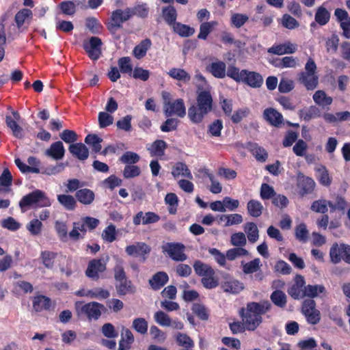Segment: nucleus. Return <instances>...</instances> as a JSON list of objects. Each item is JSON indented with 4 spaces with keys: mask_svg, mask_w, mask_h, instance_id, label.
<instances>
[{
    "mask_svg": "<svg viewBox=\"0 0 350 350\" xmlns=\"http://www.w3.org/2000/svg\"><path fill=\"white\" fill-rule=\"evenodd\" d=\"M193 312L200 319L206 321L208 319V312L207 308L202 304H194L192 306Z\"/></svg>",
    "mask_w": 350,
    "mask_h": 350,
    "instance_id": "obj_53",
    "label": "nucleus"
},
{
    "mask_svg": "<svg viewBox=\"0 0 350 350\" xmlns=\"http://www.w3.org/2000/svg\"><path fill=\"white\" fill-rule=\"evenodd\" d=\"M193 268L196 274L202 277L215 275V271L211 267L200 260H196L194 262Z\"/></svg>",
    "mask_w": 350,
    "mask_h": 350,
    "instance_id": "obj_38",
    "label": "nucleus"
},
{
    "mask_svg": "<svg viewBox=\"0 0 350 350\" xmlns=\"http://www.w3.org/2000/svg\"><path fill=\"white\" fill-rule=\"evenodd\" d=\"M116 265L113 267L114 279L116 280H122L126 277L124 269V260L119 257L115 256Z\"/></svg>",
    "mask_w": 350,
    "mask_h": 350,
    "instance_id": "obj_41",
    "label": "nucleus"
},
{
    "mask_svg": "<svg viewBox=\"0 0 350 350\" xmlns=\"http://www.w3.org/2000/svg\"><path fill=\"white\" fill-rule=\"evenodd\" d=\"M161 14L163 20L170 26H172L176 22L178 14L174 5H169L163 7L161 10Z\"/></svg>",
    "mask_w": 350,
    "mask_h": 350,
    "instance_id": "obj_29",
    "label": "nucleus"
},
{
    "mask_svg": "<svg viewBox=\"0 0 350 350\" xmlns=\"http://www.w3.org/2000/svg\"><path fill=\"white\" fill-rule=\"evenodd\" d=\"M221 286L224 292L232 294L239 293L244 288V285L242 282L230 277L225 278L224 281L221 282Z\"/></svg>",
    "mask_w": 350,
    "mask_h": 350,
    "instance_id": "obj_16",
    "label": "nucleus"
},
{
    "mask_svg": "<svg viewBox=\"0 0 350 350\" xmlns=\"http://www.w3.org/2000/svg\"><path fill=\"white\" fill-rule=\"evenodd\" d=\"M247 210L250 216L258 217L262 215L264 207L259 201L250 200L247 204Z\"/></svg>",
    "mask_w": 350,
    "mask_h": 350,
    "instance_id": "obj_32",
    "label": "nucleus"
},
{
    "mask_svg": "<svg viewBox=\"0 0 350 350\" xmlns=\"http://www.w3.org/2000/svg\"><path fill=\"white\" fill-rule=\"evenodd\" d=\"M316 304L312 299H306L302 306V311L307 321L312 325L317 324L320 321V312L315 308Z\"/></svg>",
    "mask_w": 350,
    "mask_h": 350,
    "instance_id": "obj_10",
    "label": "nucleus"
},
{
    "mask_svg": "<svg viewBox=\"0 0 350 350\" xmlns=\"http://www.w3.org/2000/svg\"><path fill=\"white\" fill-rule=\"evenodd\" d=\"M44 154L56 161L62 159L65 154L63 143L57 141L51 144L50 147L44 151Z\"/></svg>",
    "mask_w": 350,
    "mask_h": 350,
    "instance_id": "obj_17",
    "label": "nucleus"
},
{
    "mask_svg": "<svg viewBox=\"0 0 350 350\" xmlns=\"http://www.w3.org/2000/svg\"><path fill=\"white\" fill-rule=\"evenodd\" d=\"M68 165V163H58L55 165L50 166L44 169L42 174L53 176L61 173Z\"/></svg>",
    "mask_w": 350,
    "mask_h": 350,
    "instance_id": "obj_60",
    "label": "nucleus"
},
{
    "mask_svg": "<svg viewBox=\"0 0 350 350\" xmlns=\"http://www.w3.org/2000/svg\"><path fill=\"white\" fill-rule=\"evenodd\" d=\"M245 74V70L239 71V69L234 66H229L227 72H226V75H227L228 77L232 78L237 82L242 81Z\"/></svg>",
    "mask_w": 350,
    "mask_h": 350,
    "instance_id": "obj_52",
    "label": "nucleus"
},
{
    "mask_svg": "<svg viewBox=\"0 0 350 350\" xmlns=\"http://www.w3.org/2000/svg\"><path fill=\"white\" fill-rule=\"evenodd\" d=\"M217 25V22H205L202 23L200 27V33L198 36L199 39L206 40L208 35L211 32L213 27Z\"/></svg>",
    "mask_w": 350,
    "mask_h": 350,
    "instance_id": "obj_46",
    "label": "nucleus"
},
{
    "mask_svg": "<svg viewBox=\"0 0 350 350\" xmlns=\"http://www.w3.org/2000/svg\"><path fill=\"white\" fill-rule=\"evenodd\" d=\"M18 29L16 25L14 24H11L9 25L7 29L1 33V42L5 43L8 40V42H10L14 39V36L18 33Z\"/></svg>",
    "mask_w": 350,
    "mask_h": 350,
    "instance_id": "obj_55",
    "label": "nucleus"
},
{
    "mask_svg": "<svg viewBox=\"0 0 350 350\" xmlns=\"http://www.w3.org/2000/svg\"><path fill=\"white\" fill-rule=\"evenodd\" d=\"M313 100L314 103L322 107L329 106L332 103V98L328 96L323 90H317L313 94Z\"/></svg>",
    "mask_w": 350,
    "mask_h": 350,
    "instance_id": "obj_33",
    "label": "nucleus"
},
{
    "mask_svg": "<svg viewBox=\"0 0 350 350\" xmlns=\"http://www.w3.org/2000/svg\"><path fill=\"white\" fill-rule=\"evenodd\" d=\"M299 115L301 118L309 121L311 119L320 117L321 111L317 106H310L306 109L299 110Z\"/></svg>",
    "mask_w": 350,
    "mask_h": 350,
    "instance_id": "obj_36",
    "label": "nucleus"
},
{
    "mask_svg": "<svg viewBox=\"0 0 350 350\" xmlns=\"http://www.w3.org/2000/svg\"><path fill=\"white\" fill-rule=\"evenodd\" d=\"M55 256L56 254L54 252L49 251H44L41 253L42 263L48 269H51L53 267Z\"/></svg>",
    "mask_w": 350,
    "mask_h": 350,
    "instance_id": "obj_63",
    "label": "nucleus"
},
{
    "mask_svg": "<svg viewBox=\"0 0 350 350\" xmlns=\"http://www.w3.org/2000/svg\"><path fill=\"white\" fill-rule=\"evenodd\" d=\"M208 113V111L196 103H192L187 110L188 118L194 124L201 123Z\"/></svg>",
    "mask_w": 350,
    "mask_h": 350,
    "instance_id": "obj_14",
    "label": "nucleus"
},
{
    "mask_svg": "<svg viewBox=\"0 0 350 350\" xmlns=\"http://www.w3.org/2000/svg\"><path fill=\"white\" fill-rule=\"evenodd\" d=\"M167 73L172 78L185 83L189 82L191 79L189 74L181 68H172Z\"/></svg>",
    "mask_w": 350,
    "mask_h": 350,
    "instance_id": "obj_42",
    "label": "nucleus"
},
{
    "mask_svg": "<svg viewBox=\"0 0 350 350\" xmlns=\"http://www.w3.org/2000/svg\"><path fill=\"white\" fill-rule=\"evenodd\" d=\"M271 300L277 306L284 308L286 304V295L280 290L273 291L271 295Z\"/></svg>",
    "mask_w": 350,
    "mask_h": 350,
    "instance_id": "obj_45",
    "label": "nucleus"
},
{
    "mask_svg": "<svg viewBox=\"0 0 350 350\" xmlns=\"http://www.w3.org/2000/svg\"><path fill=\"white\" fill-rule=\"evenodd\" d=\"M242 82L245 83L252 88H257L262 85L263 79L259 73L245 70V74L243 76Z\"/></svg>",
    "mask_w": 350,
    "mask_h": 350,
    "instance_id": "obj_23",
    "label": "nucleus"
},
{
    "mask_svg": "<svg viewBox=\"0 0 350 350\" xmlns=\"http://www.w3.org/2000/svg\"><path fill=\"white\" fill-rule=\"evenodd\" d=\"M264 118L271 125L280 127L284 122L282 115L273 108H268L264 111Z\"/></svg>",
    "mask_w": 350,
    "mask_h": 350,
    "instance_id": "obj_20",
    "label": "nucleus"
},
{
    "mask_svg": "<svg viewBox=\"0 0 350 350\" xmlns=\"http://www.w3.org/2000/svg\"><path fill=\"white\" fill-rule=\"evenodd\" d=\"M18 120H20V119L12 118H11V115L5 114V124L11 131L13 136L17 139H23L25 136V133L23 129L18 124Z\"/></svg>",
    "mask_w": 350,
    "mask_h": 350,
    "instance_id": "obj_18",
    "label": "nucleus"
},
{
    "mask_svg": "<svg viewBox=\"0 0 350 350\" xmlns=\"http://www.w3.org/2000/svg\"><path fill=\"white\" fill-rule=\"evenodd\" d=\"M102 45V40L95 36L91 37L89 40H85L83 43L84 50L88 53V57L92 60H97L101 55Z\"/></svg>",
    "mask_w": 350,
    "mask_h": 350,
    "instance_id": "obj_6",
    "label": "nucleus"
},
{
    "mask_svg": "<svg viewBox=\"0 0 350 350\" xmlns=\"http://www.w3.org/2000/svg\"><path fill=\"white\" fill-rule=\"evenodd\" d=\"M297 81L308 90H314L319 84V77L314 73L301 72L298 75Z\"/></svg>",
    "mask_w": 350,
    "mask_h": 350,
    "instance_id": "obj_15",
    "label": "nucleus"
},
{
    "mask_svg": "<svg viewBox=\"0 0 350 350\" xmlns=\"http://www.w3.org/2000/svg\"><path fill=\"white\" fill-rule=\"evenodd\" d=\"M139 156L133 152H126L120 158V161L125 164L132 165L137 163L139 161Z\"/></svg>",
    "mask_w": 350,
    "mask_h": 350,
    "instance_id": "obj_58",
    "label": "nucleus"
},
{
    "mask_svg": "<svg viewBox=\"0 0 350 350\" xmlns=\"http://www.w3.org/2000/svg\"><path fill=\"white\" fill-rule=\"evenodd\" d=\"M310 209L315 213L325 214L327 211V201L325 199L315 200L312 203Z\"/></svg>",
    "mask_w": 350,
    "mask_h": 350,
    "instance_id": "obj_56",
    "label": "nucleus"
},
{
    "mask_svg": "<svg viewBox=\"0 0 350 350\" xmlns=\"http://www.w3.org/2000/svg\"><path fill=\"white\" fill-rule=\"evenodd\" d=\"M68 150L72 156L79 160L84 161L89 157L88 148L82 143L72 144L69 146Z\"/></svg>",
    "mask_w": 350,
    "mask_h": 350,
    "instance_id": "obj_21",
    "label": "nucleus"
},
{
    "mask_svg": "<svg viewBox=\"0 0 350 350\" xmlns=\"http://www.w3.org/2000/svg\"><path fill=\"white\" fill-rule=\"evenodd\" d=\"M109 258V256L107 255L105 257L90 260L85 271V275L92 280H97L99 278L98 273L106 270Z\"/></svg>",
    "mask_w": 350,
    "mask_h": 350,
    "instance_id": "obj_5",
    "label": "nucleus"
},
{
    "mask_svg": "<svg viewBox=\"0 0 350 350\" xmlns=\"http://www.w3.org/2000/svg\"><path fill=\"white\" fill-rule=\"evenodd\" d=\"M131 13V8H126L124 10L121 9L114 10L111 13V23L107 26L109 31L112 33H115L118 29L122 27L123 23L129 21L132 17Z\"/></svg>",
    "mask_w": 350,
    "mask_h": 350,
    "instance_id": "obj_4",
    "label": "nucleus"
},
{
    "mask_svg": "<svg viewBox=\"0 0 350 350\" xmlns=\"http://www.w3.org/2000/svg\"><path fill=\"white\" fill-rule=\"evenodd\" d=\"M33 18L31 10L27 8H23L18 11L14 17L16 26L18 31L23 32L27 29V27Z\"/></svg>",
    "mask_w": 350,
    "mask_h": 350,
    "instance_id": "obj_13",
    "label": "nucleus"
},
{
    "mask_svg": "<svg viewBox=\"0 0 350 350\" xmlns=\"http://www.w3.org/2000/svg\"><path fill=\"white\" fill-rule=\"evenodd\" d=\"M140 173V168L134 165H127L123 170V176L127 179L138 176Z\"/></svg>",
    "mask_w": 350,
    "mask_h": 350,
    "instance_id": "obj_61",
    "label": "nucleus"
},
{
    "mask_svg": "<svg viewBox=\"0 0 350 350\" xmlns=\"http://www.w3.org/2000/svg\"><path fill=\"white\" fill-rule=\"evenodd\" d=\"M57 200L66 210H73L77 204L75 198L70 195L61 194L57 196Z\"/></svg>",
    "mask_w": 350,
    "mask_h": 350,
    "instance_id": "obj_40",
    "label": "nucleus"
},
{
    "mask_svg": "<svg viewBox=\"0 0 350 350\" xmlns=\"http://www.w3.org/2000/svg\"><path fill=\"white\" fill-rule=\"evenodd\" d=\"M118 284L116 285L117 293L120 295H124L135 292V288L131 280L127 278L122 280H116Z\"/></svg>",
    "mask_w": 350,
    "mask_h": 350,
    "instance_id": "obj_31",
    "label": "nucleus"
},
{
    "mask_svg": "<svg viewBox=\"0 0 350 350\" xmlns=\"http://www.w3.org/2000/svg\"><path fill=\"white\" fill-rule=\"evenodd\" d=\"M33 308L36 312L50 310L53 308L51 299L44 295H38L34 297Z\"/></svg>",
    "mask_w": 350,
    "mask_h": 350,
    "instance_id": "obj_22",
    "label": "nucleus"
},
{
    "mask_svg": "<svg viewBox=\"0 0 350 350\" xmlns=\"http://www.w3.org/2000/svg\"><path fill=\"white\" fill-rule=\"evenodd\" d=\"M330 260L334 264H338L342 260L350 264V245L334 243L329 250Z\"/></svg>",
    "mask_w": 350,
    "mask_h": 350,
    "instance_id": "obj_3",
    "label": "nucleus"
},
{
    "mask_svg": "<svg viewBox=\"0 0 350 350\" xmlns=\"http://www.w3.org/2000/svg\"><path fill=\"white\" fill-rule=\"evenodd\" d=\"M103 139L99 137L96 134H89L85 139V142L92 147V150L95 152H98L101 150V142Z\"/></svg>",
    "mask_w": 350,
    "mask_h": 350,
    "instance_id": "obj_43",
    "label": "nucleus"
},
{
    "mask_svg": "<svg viewBox=\"0 0 350 350\" xmlns=\"http://www.w3.org/2000/svg\"><path fill=\"white\" fill-rule=\"evenodd\" d=\"M244 231L247 234L248 241L255 243L259 237V230L256 224L254 222H247L244 226Z\"/></svg>",
    "mask_w": 350,
    "mask_h": 350,
    "instance_id": "obj_35",
    "label": "nucleus"
},
{
    "mask_svg": "<svg viewBox=\"0 0 350 350\" xmlns=\"http://www.w3.org/2000/svg\"><path fill=\"white\" fill-rule=\"evenodd\" d=\"M171 27L174 31L181 37H189L195 32L194 28L178 22H176Z\"/></svg>",
    "mask_w": 350,
    "mask_h": 350,
    "instance_id": "obj_37",
    "label": "nucleus"
},
{
    "mask_svg": "<svg viewBox=\"0 0 350 350\" xmlns=\"http://www.w3.org/2000/svg\"><path fill=\"white\" fill-rule=\"evenodd\" d=\"M246 148L252 153L256 160L261 162H264L267 160L268 157L267 152L257 144L249 142L246 145Z\"/></svg>",
    "mask_w": 350,
    "mask_h": 350,
    "instance_id": "obj_27",
    "label": "nucleus"
},
{
    "mask_svg": "<svg viewBox=\"0 0 350 350\" xmlns=\"http://www.w3.org/2000/svg\"><path fill=\"white\" fill-rule=\"evenodd\" d=\"M297 45L291 42H285L269 49L268 52L276 55L291 54L295 52Z\"/></svg>",
    "mask_w": 350,
    "mask_h": 350,
    "instance_id": "obj_25",
    "label": "nucleus"
},
{
    "mask_svg": "<svg viewBox=\"0 0 350 350\" xmlns=\"http://www.w3.org/2000/svg\"><path fill=\"white\" fill-rule=\"evenodd\" d=\"M325 291L323 285H308L304 287V297H315Z\"/></svg>",
    "mask_w": 350,
    "mask_h": 350,
    "instance_id": "obj_49",
    "label": "nucleus"
},
{
    "mask_svg": "<svg viewBox=\"0 0 350 350\" xmlns=\"http://www.w3.org/2000/svg\"><path fill=\"white\" fill-rule=\"evenodd\" d=\"M179 120L176 118H167L161 126V130L163 132H170L177 129Z\"/></svg>",
    "mask_w": 350,
    "mask_h": 350,
    "instance_id": "obj_64",
    "label": "nucleus"
},
{
    "mask_svg": "<svg viewBox=\"0 0 350 350\" xmlns=\"http://www.w3.org/2000/svg\"><path fill=\"white\" fill-rule=\"evenodd\" d=\"M125 251L129 256H140L144 262L147 259V255L150 253L151 247L145 243L137 242L127 246Z\"/></svg>",
    "mask_w": 350,
    "mask_h": 350,
    "instance_id": "obj_12",
    "label": "nucleus"
},
{
    "mask_svg": "<svg viewBox=\"0 0 350 350\" xmlns=\"http://www.w3.org/2000/svg\"><path fill=\"white\" fill-rule=\"evenodd\" d=\"M172 175L174 178L182 176L189 179H192L193 176L187 165L183 162L176 163L172 167Z\"/></svg>",
    "mask_w": 350,
    "mask_h": 350,
    "instance_id": "obj_28",
    "label": "nucleus"
},
{
    "mask_svg": "<svg viewBox=\"0 0 350 350\" xmlns=\"http://www.w3.org/2000/svg\"><path fill=\"white\" fill-rule=\"evenodd\" d=\"M86 27L93 34H98L101 31L102 25L95 18H88L86 20Z\"/></svg>",
    "mask_w": 350,
    "mask_h": 350,
    "instance_id": "obj_59",
    "label": "nucleus"
},
{
    "mask_svg": "<svg viewBox=\"0 0 350 350\" xmlns=\"http://www.w3.org/2000/svg\"><path fill=\"white\" fill-rule=\"evenodd\" d=\"M75 197L82 204L90 205L94 202L95 194L92 190L84 188L77 190Z\"/></svg>",
    "mask_w": 350,
    "mask_h": 350,
    "instance_id": "obj_24",
    "label": "nucleus"
},
{
    "mask_svg": "<svg viewBox=\"0 0 350 350\" xmlns=\"http://www.w3.org/2000/svg\"><path fill=\"white\" fill-rule=\"evenodd\" d=\"M297 186L299 194L301 197H304L314 191L315 182L311 178L306 176L301 173H299L297 175Z\"/></svg>",
    "mask_w": 350,
    "mask_h": 350,
    "instance_id": "obj_11",
    "label": "nucleus"
},
{
    "mask_svg": "<svg viewBox=\"0 0 350 350\" xmlns=\"http://www.w3.org/2000/svg\"><path fill=\"white\" fill-rule=\"evenodd\" d=\"M98 121L100 128L103 129L113 124V117L107 112L98 113Z\"/></svg>",
    "mask_w": 350,
    "mask_h": 350,
    "instance_id": "obj_57",
    "label": "nucleus"
},
{
    "mask_svg": "<svg viewBox=\"0 0 350 350\" xmlns=\"http://www.w3.org/2000/svg\"><path fill=\"white\" fill-rule=\"evenodd\" d=\"M330 16L331 14L327 8L321 5L317 9L314 20L317 23L323 26L329 22Z\"/></svg>",
    "mask_w": 350,
    "mask_h": 350,
    "instance_id": "obj_34",
    "label": "nucleus"
},
{
    "mask_svg": "<svg viewBox=\"0 0 350 350\" xmlns=\"http://www.w3.org/2000/svg\"><path fill=\"white\" fill-rule=\"evenodd\" d=\"M151 46V41L149 39L142 40L137 45L133 50V55L137 59H141L146 54L147 51Z\"/></svg>",
    "mask_w": 350,
    "mask_h": 350,
    "instance_id": "obj_39",
    "label": "nucleus"
},
{
    "mask_svg": "<svg viewBox=\"0 0 350 350\" xmlns=\"http://www.w3.org/2000/svg\"><path fill=\"white\" fill-rule=\"evenodd\" d=\"M249 19L246 14L234 13L231 16V23L237 28L242 27Z\"/></svg>",
    "mask_w": 350,
    "mask_h": 350,
    "instance_id": "obj_62",
    "label": "nucleus"
},
{
    "mask_svg": "<svg viewBox=\"0 0 350 350\" xmlns=\"http://www.w3.org/2000/svg\"><path fill=\"white\" fill-rule=\"evenodd\" d=\"M249 252L247 250L242 247H236L226 252V258L229 260H234L239 257L247 256Z\"/></svg>",
    "mask_w": 350,
    "mask_h": 350,
    "instance_id": "obj_47",
    "label": "nucleus"
},
{
    "mask_svg": "<svg viewBox=\"0 0 350 350\" xmlns=\"http://www.w3.org/2000/svg\"><path fill=\"white\" fill-rule=\"evenodd\" d=\"M134 340L133 334L129 329H124L122 332V339L120 341V349L121 350H126L129 349L130 344Z\"/></svg>",
    "mask_w": 350,
    "mask_h": 350,
    "instance_id": "obj_48",
    "label": "nucleus"
},
{
    "mask_svg": "<svg viewBox=\"0 0 350 350\" xmlns=\"http://www.w3.org/2000/svg\"><path fill=\"white\" fill-rule=\"evenodd\" d=\"M131 16H137L144 18L148 15L149 8L146 3L138 4L133 8H131Z\"/></svg>",
    "mask_w": 350,
    "mask_h": 350,
    "instance_id": "obj_50",
    "label": "nucleus"
},
{
    "mask_svg": "<svg viewBox=\"0 0 350 350\" xmlns=\"http://www.w3.org/2000/svg\"><path fill=\"white\" fill-rule=\"evenodd\" d=\"M260 259L255 258L253 260L243 265V271L245 274L256 273L260 269Z\"/></svg>",
    "mask_w": 350,
    "mask_h": 350,
    "instance_id": "obj_51",
    "label": "nucleus"
},
{
    "mask_svg": "<svg viewBox=\"0 0 350 350\" xmlns=\"http://www.w3.org/2000/svg\"><path fill=\"white\" fill-rule=\"evenodd\" d=\"M35 204H38L41 207H47L51 206V201L43 191L37 189L23 196L19 202V206L22 211H25L26 207Z\"/></svg>",
    "mask_w": 350,
    "mask_h": 350,
    "instance_id": "obj_2",
    "label": "nucleus"
},
{
    "mask_svg": "<svg viewBox=\"0 0 350 350\" xmlns=\"http://www.w3.org/2000/svg\"><path fill=\"white\" fill-rule=\"evenodd\" d=\"M167 148V144L163 140H156L148 148L152 156L161 157L164 155V150Z\"/></svg>",
    "mask_w": 350,
    "mask_h": 350,
    "instance_id": "obj_44",
    "label": "nucleus"
},
{
    "mask_svg": "<svg viewBox=\"0 0 350 350\" xmlns=\"http://www.w3.org/2000/svg\"><path fill=\"white\" fill-rule=\"evenodd\" d=\"M207 70L215 77L223 79L226 77V65L224 62L218 61L211 63Z\"/></svg>",
    "mask_w": 350,
    "mask_h": 350,
    "instance_id": "obj_26",
    "label": "nucleus"
},
{
    "mask_svg": "<svg viewBox=\"0 0 350 350\" xmlns=\"http://www.w3.org/2000/svg\"><path fill=\"white\" fill-rule=\"evenodd\" d=\"M213 98L209 91L201 90L197 92L196 103L199 106L211 112L213 109Z\"/></svg>",
    "mask_w": 350,
    "mask_h": 350,
    "instance_id": "obj_19",
    "label": "nucleus"
},
{
    "mask_svg": "<svg viewBox=\"0 0 350 350\" xmlns=\"http://www.w3.org/2000/svg\"><path fill=\"white\" fill-rule=\"evenodd\" d=\"M168 281V275L165 272L159 271L155 273L149 280V284L154 290H158Z\"/></svg>",
    "mask_w": 350,
    "mask_h": 350,
    "instance_id": "obj_30",
    "label": "nucleus"
},
{
    "mask_svg": "<svg viewBox=\"0 0 350 350\" xmlns=\"http://www.w3.org/2000/svg\"><path fill=\"white\" fill-rule=\"evenodd\" d=\"M163 112L166 117L176 116L179 118H183L186 115V108L184 101L182 98H178L166 106H163Z\"/></svg>",
    "mask_w": 350,
    "mask_h": 350,
    "instance_id": "obj_8",
    "label": "nucleus"
},
{
    "mask_svg": "<svg viewBox=\"0 0 350 350\" xmlns=\"http://www.w3.org/2000/svg\"><path fill=\"white\" fill-rule=\"evenodd\" d=\"M77 308L81 307V310L86 314L89 319H98L101 315V310L104 309V306L99 303L93 301L86 304L82 303L76 304Z\"/></svg>",
    "mask_w": 350,
    "mask_h": 350,
    "instance_id": "obj_9",
    "label": "nucleus"
},
{
    "mask_svg": "<svg viewBox=\"0 0 350 350\" xmlns=\"http://www.w3.org/2000/svg\"><path fill=\"white\" fill-rule=\"evenodd\" d=\"M184 245L180 243H167L162 246L163 252H166L168 256L175 261H185L187 256L184 253Z\"/></svg>",
    "mask_w": 350,
    "mask_h": 350,
    "instance_id": "obj_7",
    "label": "nucleus"
},
{
    "mask_svg": "<svg viewBox=\"0 0 350 350\" xmlns=\"http://www.w3.org/2000/svg\"><path fill=\"white\" fill-rule=\"evenodd\" d=\"M271 304L268 301L249 303L245 314L244 309H241L243 324L246 326L258 327L262 321L261 314L269 310Z\"/></svg>",
    "mask_w": 350,
    "mask_h": 350,
    "instance_id": "obj_1",
    "label": "nucleus"
},
{
    "mask_svg": "<svg viewBox=\"0 0 350 350\" xmlns=\"http://www.w3.org/2000/svg\"><path fill=\"white\" fill-rule=\"evenodd\" d=\"M230 243L235 247H243L247 243V239L243 232H236L231 235Z\"/></svg>",
    "mask_w": 350,
    "mask_h": 350,
    "instance_id": "obj_54",
    "label": "nucleus"
}]
</instances>
